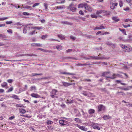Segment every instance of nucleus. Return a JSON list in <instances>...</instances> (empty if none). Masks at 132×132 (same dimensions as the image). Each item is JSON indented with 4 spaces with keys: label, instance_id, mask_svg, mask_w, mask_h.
<instances>
[{
    "label": "nucleus",
    "instance_id": "nucleus-49",
    "mask_svg": "<svg viewBox=\"0 0 132 132\" xmlns=\"http://www.w3.org/2000/svg\"><path fill=\"white\" fill-rule=\"evenodd\" d=\"M70 39H72V40H75L76 39V38L75 37L72 36H70Z\"/></svg>",
    "mask_w": 132,
    "mask_h": 132
},
{
    "label": "nucleus",
    "instance_id": "nucleus-58",
    "mask_svg": "<svg viewBox=\"0 0 132 132\" xmlns=\"http://www.w3.org/2000/svg\"><path fill=\"white\" fill-rule=\"evenodd\" d=\"M79 13L80 14L82 15H84V13L82 10L80 11L79 12Z\"/></svg>",
    "mask_w": 132,
    "mask_h": 132
},
{
    "label": "nucleus",
    "instance_id": "nucleus-40",
    "mask_svg": "<svg viewBox=\"0 0 132 132\" xmlns=\"http://www.w3.org/2000/svg\"><path fill=\"white\" fill-rule=\"evenodd\" d=\"M48 4L46 3L44 4V5L45 7V9H46V11H47L48 10L47 9Z\"/></svg>",
    "mask_w": 132,
    "mask_h": 132
},
{
    "label": "nucleus",
    "instance_id": "nucleus-25",
    "mask_svg": "<svg viewBox=\"0 0 132 132\" xmlns=\"http://www.w3.org/2000/svg\"><path fill=\"white\" fill-rule=\"evenodd\" d=\"M11 98H14L15 99H16L18 100H20V99L18 98V96L15 95H13L12 96L10 97Z\"/></svg>",
    "mask_w": 132,
    "mask_h": 132
},
{
    "label": "nucleus",
    "instance_id": "nucleus-6",
    "mask_svg": "<svg viewBox=\"0 0 132 132\" xmlns=\"http://www.w3.org/2000/svg\"><path fill=\"white\" fill-rule=\"evenodd\" d=\"M120 46L123 49H124V50L126 52H129L130 51V48L126 46L123 45L121 44L120 45Z\"/></svg>",
    "mask_w": 132,
    "mask_h": 132
},
{
    "label": "nucleus",
    "instance_id": "nucleus-8",
    "mask_svg": "<svg viewBox=\"0 0 132 132\" xmlns=\"http://www.w3.org/2000/svg\"><path fill=\"white\" fill-rule=\"evenodd\" d=\"M57 92V91L55 89H53L51 93V96L52 98L54 97V95L56 94V93Z\"/></svg>",
    "mask_w": 132,
    "mask_h": 132
},
{
    "label": "nucleus",
    "instance_id": "nucleus-46",
    "mask_svg": "<svg viewBox=\"0 0 132 132\" xmlns=\"http://www.w3.org/2000/svg\"><path fill=\"white\" fill-rule=\"evenodd\" d=\"M122 25L123 26V27L125 28H127L128 27H129L130 26V25L129 24H128L127 25H126L124 24H123Z\"/></svg>",
    "mask_w": 132,
    "mask_h": 132
},
{
    "label": "nucleus",
    "instance_id": "nucleus-50",
    "mask_svg": "<svg viewBox=\"0 0 132 132\" xmlns=\"http://www.w3.org/2000/svg\"><path fill=\"white\" fill-rule=\"evenodd\" d=\"M73 101L71 100H67V103H71L73 102Z\"/></svg>",
    "mask_w": 132,
    "mask_h": 132
},
{
    "label": "nucleus",
    "instance_id": "nucleus-36",
    "mask_svg": "<svg viewBox=\"0 0 132 132\" xmlns=\"http://www.w3.org/2000/svg\"><path fill=\"white\" fill-rule=\"evenodd\" d=\"M9 18V17H8L3 18H0V21H3L8 19Z\"/></svg>",
    "mask_w": 132,
    "mask_h": 132
},
{
    "label": "nucleus",
    "instance_id": "nucleus-7",
    "mask_svg": "<svg viewBox=\"0 0 132 132\" xmlns=\"http://www.w3.org/2000/svg\"><path fill=\"white\" fill-rule=\"evenodd\" d=\"M82 94L85 96H87L88 97L93 96H92V94L90 93H87L86 91H84L82 92Z\"/></svg>",
    "mask_w": 132,
    "mask_h": 132
},
{
    "label": "nucleus",
    "instance_id": "nucleus-44",
    "mask_svg": "<svg viewBox=\"0 0 132 132\" xmlns=\"http://www.w3.org/2000/svg\"><path fill=\"white\" fill-rule=\"evenodd\" d=\"M58 7L59 9H63L65 8V6L64 5L62 6H58Z\"/></svg>",
    "mask_w": 132,
    "mask_h": 132
},
{
    "label": "nucleus",
    "instance_id": "nucleus-56",
    "mask_svg": "<svg viewBox=\"0 0 132 132\" xmlns=\"http://www.w3.org/2000/svg\"><path fill=\"white\" fill-rule=\"evenodd\" d=\"M119 5L120 7H121L123 5L122 2L121 1H119Z\"/></svg>",
    "mask_w": 132,
    "mask_h": 132
},
{
    "label": "nucleus",
    "instance_id": "nucleus-28",
    "mask_svg": "<svg viewBox=\"0 0 132 132\" xmlns=\"http://www.w3.org/2000/svg\"><path fill=\"white\" fill-rule=\"evenodd\" d=\"M61 23L62 24H71V23L65 21H62L61 22Z\"/></svg>",
    "mask_w": 132,
    "mask_h": 132
},
{
    "label": "nucleus",
    "instance_id": "nucleus-42",
    "mask_svg": "<svg viewBox=\"0 0 132 132\" xmlns=\"http://www.w3.org/2000/svg\"><path fill=\"white\" fill-rule=\"evenodd\" d=\"M109 73L110 72H105L102 73V76H105L106 75H107V74H109Z\"/></svg>",
    "mask_w": 132,
    "mask_h": 132
},
{
    "label": "nucleus",
    "instance_id": "nucleus-41",
    "mask_svg": "<svg viewBox=\"0 0 132 132\" xmlns=\"http://www.w3.org/2000/svg\"><path fill=\"white\" fill-rule=\"evenodd\" d=\"M90 16L92 18H96L97 17V16L95 14H91Z\"/></svg>",
    "mask_w": 132,
    "mask_h": 132
},
{
    "label": "nucleus",
    "instance_id": "nucleus-52",
    "mask_svg": "<svg viewBox=\"0 0 132 132\" xmlns=\"http://www.w3.org/2000/svg\"><path fill=\"white\" fill-rule=\"evenodd\" d=\"M40 50L41 51H43V52H48V50H44V49H43L42 48L40 49Z\"/></svg>",
    "mask_w": 132,
    "mask_h": 132
},
{
    "label": "nucleus",
    "instance_id": "nucleus-55",
    "mask_svg": "<svg viewBox=\"0 0 132 132\" xmlns=\"http://www.w3.org/2000/svg\"><path fill=\"white\" fill-rule=\"evenodd\" d=\"M23 8H26L27 9H31L32 7L31 6H26L24 7H23Z\"/></svg>",
    "mask_w": 132,
    "mask_h": 132
},
{
    "label": "nucleus",
    "instance_id": "nucleus-2",
    "mask_svg": "<svg viewBox=\"0 0 132 132\" xmlns=\"http://www.w3.org/2000/svg\"><path fill=\"white\" fill-rule=\"evenodd\" d=\"M59 123L62 126H68L69 125V122L64 120H60L59 121Z\"/></svg>",
    "mask_w": 132,
    "mask_h": 132
},
{
    "label": "nucleus",
    "instance_id": "nucleus-11",
    "mask_svg": "<svg viewBox=\"0 0 132 132\" xmlns=\"http://www.w3.org/2000/svg\"><path fill=\"white\" fill-rule=\"evenodd\" d=\"M106 43L108 45L110 46V47H112L113 48L114 47L116 46V45L115 44H113L112 43L109 42L108 41L106 42Z\"/></svg>",
    "mask_w": 132,
    "mask_h": 132
},
{
    "label": "nucleus",
    "instance_id": "nucleus-38",
    "mask_svg": "<svg viewBox=\"0 0 132 132\" xmlns=\"http://www.w3.org/2000/svg\"><path fill=\"white\" fill-rule=\"evenodd\" d=\"M35 30L32 31H31L30 32L29 34H28L30 35H32L35 33Z\"/></svg>",
    "mask_w": 132,
    "mask_h": 132
},
{
    "label": "nucleus",
    "instance_id": "nucleus-63",
    "mask_svg": "<svg viewBox=\"0 0 132 132\" xmlns=\"http://www.w3.org/2000/svg\"><path fill=\"white\" fill-rule=\"evenodd\" d=\"M7 81L9 83H11L13 82V80L12 79L8 80Z\"/></svg>",
    "mask_w": 132,
    "mask_h": 132
},
{
    "label": "nucleus",
    "instance_id": "nucleus-22",
    "mask_svg": "<svg viewBox=\"0 0 132 132\" xmlns=\"http://www.w3.org/2000/svg\"><path fill=\"white\" fill-rule=\"evenodd\" d=\"M59 38L62 40H63L65 38L64 36L61 34H59L57 35Z\"/></svg>",
    "mask_w": 132,
    "mask_h": 132
},
{
    "label": "nucleus",
    "instance_id": "nucleus-64",
    "mask_svg": "<svg viewBox=\"0 0 132 132\" xmlns=\"http://www.w3.org/2000/svg\"><path fill=\"white\" fill-rule=\"evenodd\" d=\"M31 130H32L33 131H35V129L34 128L32 127H30L29 128Z\"/></svg>",
    "mask_w": 132,
    "mask_h": 132
},
{
    "label": "nucleus",
    "instance_id": "nucleus-59",
    "mask_svg": "<svg viewBox=\"0 0 132 132\" xmlns=\"http://www.w3.org/2000/svg\"><path fill=\"white\" fill-rule=\"evenodd\" d=\"M7 31L9 33H11V34L12 33V31L11 29H9L7 30Z\"/></svg>",
    "mask_w": 132,
    "mask_h": 132
},
{
    "label": "nucleus",
    "instance_id": "nucleus-31",
    "mask_svg": "<svg viewBox=\"0 0 132 132\" xmlns=\"http://www.w3.org/2000/svg\"><path fill=\"white\" fill-rule=\"evenodd\" d=\"M16 107H22V108H25L26 106H24L22 104H16Z\"/></svg>",
    "mask_w": 132,
    "mask_h": 132
},
{
    "label": "nucleus",
    "instance_id": "nucleus-4",
    "mask_svg": "<svg viewBox=\"0 0 132 132\" xmlns=\"http://www.w3.org/2000/svg\"><path fill=\"white\" fill-rule=\"evenodd\" d=\"M68 9L72 12H75L76 10V8L73 6V5L72 4L70 5L68 7Z\"/></svg>",
    "mask_w": 132,
    "mask_h": 132
},
{
    "label": "nucleus",
    "instance_id": "nucleus-17",
    "mask_svg": "<svg viewBox=\"0 0 132 132\" xmlns=\"http://www.w3.org/2000/svg\"><path fill=\"white\" fill-rule=\"evenodd\" d=\"M112 19L113 20L115 21L116 22H118L120 20L118 18V17L117 16H113L112 17Z\"/></svg>",
    "mask_w": 132,
    "mask_h": 132
},
{
    "label": "nucleus",
    "instance_id": "nucleus-32",
    "mask_svg": "<svg viewBox=\"0 0 132 132\" xmlns=\"http://www.w3.org/2000/svg\"><path fill=\"white\" fill-rule=\"evenodd\" d=\"M19 120L20 122H25L26 121V119L25 118H20L19 119Z\"/></svg>",
    "mask_w": 132,
    "mask_h": 132
},
{
    "label": "nucleus",
    "instance_id": "nucleus-45",
    "mask_svg": "<svg viewBox=\"0 0 132 132\" xmlns=\"http://www.w3.org/2000/svg\"><path fill=\"white\" fill-rule=\"evenodd\" d=\"M39 3H35L32 6V7H34L36 6L39 5Z\"/></svg>",
    "mask_w": 132,
    "mask_h": 132
},
{
    "label": "nucleus",
    "instance_id": "nucleus-54",
    "mask_svg": "<svg viewBox=\"0 0 132 132\" xmlns=\"http://www.w3.org/2000/svg\"><path fill=\"white\" fill-rule=\"evenodd\" d=\"M7 24H9L12 23V21H7L6 22Z\"/></svg>",
    "mask_w": 132,
    "mask_h": 132
},
{
    "label": "nucleus",
    "instance_id": "nucleus-27",
    "mask_svg": "<svg viewBox=\"0 0 132 132\" xmlns=\"http://www.w3.org/2000/svg\"><path fill=\"white\" fill-rule=\"evenodd\" d=\"M117 76V75L114 74H113V76L111 77H107V78H110L111 79H114L116 78Z\"/></svg>",
    "mask_w": 132,
    "mask_h": 132
},
{
    "label": "nucleus",
    "instance_id": "nucleus-16",
    "mask_svg": "<svg viewBox=\"0 0 132 132\" xmlns=\"http://www.w3.org/2000/svg\"><path fill=\"white\" fill-rule=\"evenodd\" d=\"M31 45L33 46L39 47L42 45L41 44L37 43H33L31 44Z\"/></svg>",
    "mask_w": 132,
    "mask_h": 132
},
{
    "label": "nucleus",
    "instance_id": "nucleus-1",
    "mask_svg": "<svg viewBox=\"0 0 132 132\" xmlns=\"http://www.w3.org/2000/svg\"><path fill=\"white\" fill-rule=\"evenodd\" d=\"M84 59L86 60H89L90 59L100 60L102 59L101 57H95L93 56H84Z\"/></svg>",
    "mask_w": 132,
    "mask_h": 132
},
{
    "label": "nucleus",
    "instance_id": "nucleus-37",
    "mask_svg": "<svg viewBox=\"0 0 132 132\" xmlns=\"http://www.w3.org/2000/svg\"><path fill=\"white\" fill-rule=\"evenodd\" d=\"M43 75V73H39V74L36 73H32V76H35L36 75L41 76V75Z\"/></svg>",
    "mask_w": 132,
    "mask_h": 132
},
{
    "label": "nucleus",
    "instance_id": "nucleus-24",
    "mask_svg": "<svg viewBox=\"0 0 132 132\" xmlns=\"http://www.w3.org/2000/svg\"><path fill=\"white\" fill-rule=\"evenodd\" d=\"M19 111L20 113L22 114L26 112V110L23 109H20Z\"/></svg>",
    "mask_w": 132,
    "mask_h": 132
},
{
    "label": "nucleus",
    "instance_id": "nucleus-62",
    "mask_svg": "<svg viewBox=\"0 0 132 132\" xmlns=\"http://www.w3.org/2000/svg\"><path fill=\"white\" fill-rule=\"evenodd\" d=\"M15 118V117L14 116H11L9 117V119L10 120H12Z\"/></svg>",
    "mask_w": 132,
    "mask_h": 132
},
{
    "label": "nucleus",
    "instance_id": "nucleus-53",
    "mask_svg": "<svg viewBox=\"0 0 132 132\" xmlns=\"http://www.w3.org/2000/svg\"><path fill=\"white\" fill-rule=\"evenodd\" d=\"M22 14L23 15H28L29 14V13L27 12H23L22 13Z\"/></svg>",
    "mask_w": 132,
    "mask_h": 132
},
{
    "label": "nucleus",
    "instance_id": "nucleus-51",
    "mask_svg": "<svg viewBox=\"0 0 132 132\" xmlns=\"http://www.w3.org/2000/svg\"><path fill=\"white\" fill-rule=\"evenodd\" d=\"M66 59H75V58L71 57H66Z\"/></svg>",
    "mask_w": 132,
    "mask_h": 132
},
{
    "label": "nucleus",
    "instance_id": "nucleus-15",
    "mask_svg": "<svg viewBox=\"0 0 132 132\" xmlns=\"http://www.w3.org/2000/svg\"><path fill=\"white\" fill-rule=\"evenodd\" d=\"M43 27H33L31 28V29H35V30H40L42 29Z\"/></svg>",
    "mask_w": 132,
    "mask_h": 132
},
{
    "label": "nucleus",
    "instance_id": "nucleus-20",
    "mask_svg": "<svg viewBox=\"0 0 132 132\" xmlns=\"http://www.w3.org/2000/svg\"><path fill=\"white\" fill-rule=\"evenodd\" d=\"M31 96L34 97L38 98L40 97V96L37 94L33 93L31 95Z\"/></svg>",
    "mask_w": 132,
    "mask_h": 132
},
{
    "label": "nucleus",
    "instance_id": "nucleus-43",
    "mask_svg": "<svg viewBox=\"0 0 132 132\" xmlns=\"http://www.w3.org/2000/svg\"><path fill=\"white\" fill-rule=\"evenodd\" d=\"M49 40L50 41H57L58 42H59V40L56 39H55L52 38H51L49 39Z\"/></svg>",
    "mask_w": 132,
    "mask_h": 132
},
{
    "label": "nucleus",
    "instance_id": "nucleus-47",
    "mask_svg": "<svg viewBox=\"0 0 132 132\" xmlns=\"http://www.w3.org/2000/svg\"><path fill=\"white\" fill-rule=\"evenodd\" d=\"M13 90V87H11L10 88H9L8 90V92H10L12 91Z\"/></svg>",
    "mask_w": 132,
    "mask_h": 132
},
{
    "label": "nucleus",
    "instance_id": "nucleus-34",
    "mask_svg": "<svg viewBox=\"0 0 132 132\" xmlns=\"http://www.w3.org/2000/svg\"><path fill=\"white\" fill-rule=\"evenodd\" d=\"M53 122L52 121H50L49 120H47L46 123L48 125L51 124L52 123H53Z\"/></svg>",
    "mask_w": 132,
    "mask_h": 132
},
{
    "label": "nucleus",
    "instance_id": "nucleus-23",
    "mask_svg": "<svg viewBox=\"0 0 132 132\" xmlns=\"http://www.w3.org/2000/svg\"><path fill=\"white\" fill-rule=\"evenodd\" d=\"M63 85L65 86H67L72 85V84H70L65 82H62Z\"/></svg>",
    "mask_w": 132,
    "mask_h": 132
},
{
    "label": "nucleus",
    "instance_id": "nucleus-39",
    "mask_svg": "<svg viewBox=\"0 0 132 132\" xmlns=\"http://www.w3.org/2000/svg\"><path fill=\"white\" fill-rule=\"evenodd\" d=\"M103 11L102 10H99L97 11L96 12V14L97 15L101 14L102 12Z\"/></svg>",
    "mask_w": 132,
    "mask_h": 132
},
{
    "label": "nucleus",
    "instance_id": "nucleus-61",
    "mask_svg": "<svg viewBox=\"0 0 132 132\" xmlns=\"http://www.w3.org/2000/svg\"><path fill=\"white\" fill-rule=\"evenodd\" d=\"M118 5V3H112V6H117Z\"/></svg>",
    "mask_w": 132,
    "mask_h": 132
},
{
    "label": "nucleus",
    "instance_id": "nucleus-29",
    "mask_svg": "<svg viewBox=\"0 0 132 132\" xmlns=\"http://www.w3.org/2000/svg\"><path fill=\"white\" fill-rule=\"evenodd\" d=\"M74 120L77 122H80L81 121V120L78 118H76Z\"/></svg>",
    "mask_w": 132,
    "mask_h": 132
},
{
    "label": "nucleus",
    "instance_id": "nucleus-60",
    "mask_svg": "<svg viewBox=\"0 0 132 132\" xmlns=\"http://www.w3.org/2000/svg\"><path fill=\"white\" fill-rule=\"evenodd\" d=\"M31 89L32 90H35L36 89V87L35 86H32L31 87Z\"/></svg>",
    "mask_w": 132,
    "mask_h": 132
},
{
    "label": "nucleus",
    "instance_id": "nucleus-13",
    "mask_svg": "<svg viewBox=\"0 0 132 132\" xmlns=\"http://www.w3.org/2000/svg\"><path fill=\"white\" fill-rule=\"evenodd\" d=\"M103 118L104 120H106L108 119H110L111 118V117L109 115H105L103 117Z\"/></svg>",
    "mask_w": 132,
    "mask_h": 132
},
{
    "label": "nucleus",
    "instance_id": "nucleus-5",
    "mask_svg": "<svg viewBox=\"0 0 132 132\" xmlns=\"http://www.w3.org/2000/svg\"><path fill=\"white\" fill-rule=\"evenodd\" d=\"M92 126L94 129H97L98 130L100 129V128L99 127V125L97 123H93L92 125Z\"/></svg>",
    "mask_w": 132,
    "mask_h": 132
},
{
    "label": "nucleus",
    "instance_id": "nucleus-9",
    "mask_svg": "<svg viewBox=\"0 0 132 132\" xmlns=\"http://www.w3.org/2000/svg\"><path fill=\"white\" fill-rule=\"evenodd\" d=\"M85 8L86 10H88L90 12H92L93 9L92 7H91L89 5H88L87 4V5H86Z\"/></svg>",
    "mask_w": 132,
    "mask_h": 132
},
{
    "label": "nucleus",
    "instance_id": "nucleus-21",
    "mask_svg": "<svg viewBox=\"0 0 132 132\" xmlns=\"http://www.w3.org/2000/svg\"><path fill=\"white\" fill-rule=\"evenodd\" d=\"M1 85L2 87H5L6 88H8L7 87V83L5 82H3L2 83Z\"/></svg>",
    "mask_w": 132,
    "mask_h": 132
},
{
    "label": "nucleus",
    "instance_id": "nucleus-12",
    "mask_svg": "<svg viewBox=\"0 0 132 132\" xmlns=\"http://www.w3.org/2000/svg\"><path fill=\"white\" fill-rule=\"evenodd\" d=\"M87 5V4L85 3H82L79 4L78 5V8H82L84 7L85 8L86 5Z\"/></svg>",
    "mask_w": 132,
    "mask_h": 132
},
{
    "label": "nucleus",
    "instance_id": "nucleus-10",
    "mask_svg": "<svg viewBox=\"0 0 132 132\" xmlns=\"http://www.w3.org/2000/svg\"><path fill=\"white\" fill-rule=\"evenodd\" d=\"M77 126L79 129L84 131H86L87 130V128L83 126H81L78 124H77Z\"/></svg>",
    "mask_w": 132,
    "mask_h": 132
},
{
    "label": "nucleus",
    "instance_id": "nucleus-26",
    "mask_svg": "<svg viewBox=\"0 0 132 132\" xmlns=\"http://www.w3.org/2000/svg\"><path fill=\"white\" fill-rule=\"evenodd\" d=\"M119 30L120 31H121L122 33L124 34L125 35H126V32L125 30L124 29H121L120 28H119Z\"/></svg>",
    "mask_w": 132,
    "mask_h": 132
},
{
    "label": "nucleus",
    "instance_id": "nucleus-57",
    "mask_svg": "<svg viewBox=\"0 0 132 132\" xmlns=\"http://www.w3.org/2000/svg\"><path fill=\"white\" fill-rule=\"evenodd\" d=\"M119 88L120 89H123L124 90H129V88H128V87H127V88H125L123 89H122V88L120 87H119Z\"/></svg>",
    "mask_w": 132,
    "mask_h": 132
},
{
    "label": "nucleus",
    "instance_id": "nucleus-48",
    "mask_svg": "<svg viewBox=\"0 0 132 132\" xmlns=\"http://www.w3.org/2000/svg\"><path fill=\"white\" fill-rule=\"evenodd\" d=\"M47 36V35H43L42 36L41 38L42 39H44L46 38Z\"/></svg>",
    "mask_w": 132,
    "mask_h": 132
},
{
    "label": "nucleus",
    "instance_id": "nucleus-3",
    "mask_svg": "<svg viewBox=\"0 0 132 132\" xmlns=\"http://www.w3.org/2000/svg\"><path fill=\"white\" fill-rule=\"evenodd\" d=\"M98 112L101 111H105L106 109L105 107L102 104L99 105L98 106Z\"/></svg>",
    "mask_w": 132,
    "mask_h": 132
},
{
    "label": "nucleus",
    "instance_id": "nucleus-30",
    "mask_svg": "<svg viewBox=\"0 0 132 132\" xmlns=\"http://www.w3.org/2000/svg\"><path fill=\"white\" fill-rule=\"evenodd\" d=\"M59 2H56V3L58 4H63L65 2V0H60Z\"/></svg>",
    "mask_w": 132,
    "mask_h": 132
},
{
    "label": "nucleus",
    "instance_id": "nucleus-14",
    "mask_svg": "<svg viewBox=\"0 0 132 132\" xmlns=\"http://www.w3.org/2000/svg\"><path fill=\"white\" fill-rule=\"evenodd\" d=\"M105 28V27L104 26L102 25L100 26V27H96L94 28V30L97 29L100 30L102 29H104Z\"/></svg>",
    "mask_w": 132,
    "mask_h": 132
},
{
    "label": "nucleus",
    "instance_id": "nucleus-19",
    "mask_svg": "<svg viewBox=\"0 0 132 132\" xmlns=\"http://www.w3.org/2000/svg\"><path fill=\"white\" fill-rule=\"evenodd\" d=\"M32 24H26L25 25V27H24L23 30V32L24 34H26L27 32L26 28L28 25H32Z\"/></svg>",
    "mask_w": 132,
    "mask_h": 132
},
{
    "label": "nucleus",
    "instance_id": "nucleus-35",
    "mask_svg": "<svg viewBox=\"0 0 132 132\" xmlns=\"http://www.w3.org/2000/svg\"><path fill=\"white\" fill-rule=\"evenodd\" d=\"M125 22H132V19H127L125 20Z\"/></svg>",
    "mask_w": 132,
    "mask_h": 132
},
{
    "label": "nucleus",
    "instance_id": "nucleus-33",
    "mask_svg": "<svg viewBox=\"0 0 132 132\" xmlns=\"http://www.w3.org/2000/svg\"><path fill=\"white\" fill-rule=\"evenodd\" d=\"M56 48L58 50H60L62 49V47L61 45H57L56 47Z\"/></svg>",
    "mask_w": 132,
    "mask_h": 132
},
{
    "label": "nucleus",
    "instance_id": "nucleus-18",
    "mask_svg": "<svg viewBox=\"0 0 132 132\" xmlns=\"http://www.w3.org/2000/svg\"><path fill=\"white\" fill-rule=\"evenodd\" d=\"M95 112V110L93 109H90L88 110V112L89 114H92L94 113Z\"/></svg>",
    "mask_w": 132,
    "mask_h": 132
}]
</instances>
